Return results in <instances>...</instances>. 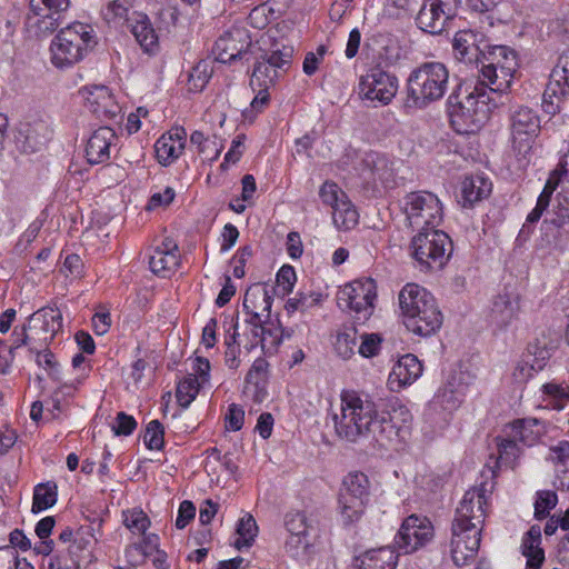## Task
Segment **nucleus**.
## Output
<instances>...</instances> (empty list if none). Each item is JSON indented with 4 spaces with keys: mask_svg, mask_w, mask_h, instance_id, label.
Returning a JSON list of instances; mask_svg holds the SVG:
<instances>
[{
    "mask_svg": "<svg viewBox=\"0 0 569 569\" xmlns=\"http://www.w3.org/2000/svg\"><path fill=\"white\" fill-rule=\"evenodd\" d=\"M492 189L489 179L482 176L467 177L461 182V202L463 207H471L473 203L487 198Z\"/></svg>",
    "mask_w": 569,
    "mask_h": 569,
    "instance_id": "c9c22d12",
    "label": "nucleus"
},
{
    "mask_svg": "<svg viewBox=\"0 0 569 569\" xmlns=\"http://www.w3.org/2000/svg\"><path fill=\"white\" fill-rule=\"evenodd\" d=\"M461 402V395H459L458 389H449L445 386H441L436 392L431 406L433 409H442L445 411H452L459 407Z\"/></svg>",
    "mask_w": 569,
    "mask_h": 569,
    "instance_id": "5fc2aeb1",
    "label": "nucleus"
},
{
    "mask_svg": "<svg viewBox=\"0 0 569 569\" xmlns=\"http://www.w3.org/2000/svg\"><path fill=\"white\" fill-rule=\"evenodd\" d=\"M291 56L292 50L290 48H283L282 50L277 49L261 57V59L254 63L250 78V87H260L269 90L280 77V72L290 63Z\"/></svg>",
    "mask_w": 569,
    "mask_h": 569,
    "instance_id": "f3484780",
    "label": "nucleus"
},
{
    "mask_svg": "<svg viewBox=\"0 0 569 569\" xmlns=\"http://www.w3.org/2000/svg\"><path fill=\"white\" fill-rule=\"evenodd\" d=\"M498 458L497 466H510L519 456V447L513 440L501 439L497 443Z\"/></svg>",
    "mask_w": 569,
    "mask_h": 569,
    "instance_id": "0e129e2a",
    "label": "nucleus"
},
{
    "mask_svg": "<svg viewBox=\"0 0 569 569\" xmlns=\"http://www.w3.org/2000/svg\"><path fill=\"white\" fill-rule=\"evenodd\" d=\"M187 132L183 128L177 127L163 133L154 143V152L161 166H170L183 153L186 148Z\"/></svg>",
    "mask_w": 569,
    "mask_h": 569,
    "instance_id": "c85d7f7f",
    "label": "nucleus"
},
{
    "mask_svg": "<svg viewBox=\"0 0 569 569\" xmlns=\"http://www.w3.org/2000/svg\"><path fill=\"white\" fill-rule=\"evenodd\" d=\"M433 536V526L427 517L410 515L402 521L395 542L399 550L408 555L425 548Z\"/></svg>",
    "mask_w": 569,
    "mask_h": 569,
    "instance_id": "ddd939ff",
    "label": "nucleus"
},
{
    "mask_svg": "<svg viewBox=\"0 0 569 569\" xmlns=\"http://www.w3.org/2000/svg\"><path fill=\"white\" fill-rule=\"evenodd\" d=\"M237 539L233 545L238 550L250 548L258 535V526L250 513H244L237 522Z\"/></svg>",
    "mask_w": 569,
    "mask_h": 569,
    "instance_id": "09e8293b",
    "label": "nucleus"
},
{
    "mask_svg": "<svg viewBox=\"0 0 569 569\" xmlns=\"http://www.w3.org/2000/svg\"><path fill=\"white\" fill-rule=\"evenodd\" d=\"M204 386L200 383L192 375H188L184 377L177 387V400L179 405L183 408L189 407V405L196 399L199 393V390Z\"/></svg>",
    "mask_w": 569,
    "mask_h": 569,
    "instance_id": "864d4df0",
    "label": "nucleus"
},
{
    "mask_svg": "<svg viewBox=\"0 0 569 569\" xmlns=\"http://www.w3.org/2000/svg\"><path fill=\"white\" fill-rule=\"evenodd\" d=\"M517 67V56L512 49L495 46L483 53L480 84L490 87L495 92H506L513 81Z\"/></svg>",
    "mask_w": 569,
    "mask_h": 569,
    "instance_id": "0eeeda50",
    "label": "nucleus"
},
{
    "mask_svg": "<svg viewBox=\"0 0 569 569\" xmlns=\"http://www.w3.org/2000/svg\"><path fill=\"white\" fill-rule=\"evenodd\" d=\"M519 309L517 296L500 295L493 302L491 321L498 328L506 329L517 319Z\"/></svg>",
    "mask_w": 569,
    "mask_h": 569,
    "instance_id": "473e14b6",
    "label": "nucleus"
},
{
    "mask_svg": "<svg viewBox=\"0 0 569 569\" xmlns=\"http://www.w3.org/2000/svg\"><path fill=\"white\" fill-rule=\"evenodd\" d=\"M401 209L409 226L420 230L436 228L443 217L439 198L428 191L408 193L401 201Z\"/></svg>",
    "mask_w": 569,
    "mask_h": 569,
    "instance_id": "1a4fd4ad",
    "label": "nucleus"
},
{
    "mask_svg": "<svg viewBox=\"0 0 569 569\" xmlns=\"http://www.w3.org/2000/svg\"><path fill=\"white\" fill-rule=\"evenodd\" d=\"M319 197L323 204L329 206L332 211L348 199L345 191L335 182L326 181L319 190Z\"/></svg>",
    "mask_w": 569,
    "mask_h": 569,
    "instance_id": "13d9d810",
    "label": "nucleus"
},
{
    "mask_svg": "<svg viewBox=\"0 0 569 569\" xmlns=\"http://www.w3.org/2000/svg\"><path fill=\"white\" fill-rule=\"evenodd\" d=\"M251 44L248 31L242 27H233L216 41L213 53L216 60L229 63L239 58Z\"/></svg>",
    "mask_w": 569,
    "mask_h": 569,
    "instance_id": "b1692460",
    "label": "nucleus"
},
{
    "mask_svg": "<svg viewBox=\"0 0 569 569\" xmlns=\"http://www.w3.org/2000/svg\"><path fill=\"white\" fill-rule=\"evenodd\" d=\"M357 345L356 335L351 332H340L336 337L335 350L339 357L347 360L355 353Z\"/></svg>",
    "mask_w": 569,
    "mask_h": 569,
    "instance_id": "69168bd1",
    "label": "nucleus"
},
{
    "mask_svg": "<svg viewBox=\"0 0 569 569\" xmlns=\"http://www.w3.org/2000/svg\"><path fill=\"white\" fill-rule=\"evenodd\" d=\"M58 499V486L54 481L41 482L33 488L31 512L39 513L53 507Z\"/></svg>",
    "mask_w": 569,
    "mask_h": 569,
    "instance_id": "c03bdc74",
    "label": "nucleus"
},
{
    "mask_svg": "<svg viewBox=\"0 0 569 569\" xmlns=\"http://www.w3.org/2000/svg\"><path fill=\"white\" fill-rule=\"evenodd\" d=\"M540 128V118L533 109L523 106L516 108L510 114L512 149L526 158L532 149Z\"/></svg>",
    "mask_w": 569,
    "mask_h": 569,
    "instance_id": "f8f14e48",
    "label": "nucleus"
},
{
    "mask_svg": "<svg viewBox=\"0 0 569 569\" xmlns=\"http://www.w3.org/2000/svg\"><path fill=\"white\" fill-rule=\"evenodd\" d=\"M70 0H30L27 20L43 32H53L61 24Z\"/></svg>",
    "mask_w": 569,
    "mask_h": 569,
    "instance_id": "a211bd4d",
    "label": "nucleus"
},
{
    "mask_svg": "<svg viewBox=\"0 0 569 569\" xmlns=\"http://www.w3.org/2000/svg\"><path fill=\"white\" fill-rule=\"evenodd\" d=\"M549 358L550 352L546 347L530 343L515 363L511 371L512 382L517 386H525L538 372L545 369Z\"/></svg>",
    "mask_w": 569,
    "mask_h": 569,
    "instance_id": "4be33fe9",
    "label": "nucleus"
},
{
    "mask_svg": "<svg viewBox=\"0 0 569 569\" xmlns=\"http://www.w3.org/2000/svg\"><path fill=\"white\" fill-rule=\"evenodd\" d=\"M541 545V529L532 526L521 540V553L527 558L526 569H540L545 561V551Z\"/></svg>",
    "mask_w": 569,
    "mask_h": 569,
    "instance_id": "72a5a7b5",
    "label": "nucleus"
},
{
    "mask_svg": "<svg viewBox=\"0 0 569 569\" xmlns=\"http://www.w3.org/2000/svg\"><path fill=\"white\" fill-rule=\"evenodd\" d=\"M487 491L485 488H472L468 490L459 507L452 528L459 530H477L481 532L486 518Z\"/></svg>",
    "mask_w": 569,
    "mask_h": 569,
    "instance_id": "2eb2a0df",
    "label": "nucleus"
},
{
    "mask_svg": "<svg viewBox=\"0 0 569 569\" xmlns=\"http://www.w3.org/2000/svg\"><path fill=\"white\" fill-rule=\"evenodd\" d=\"M163 427L158 420H151L146 428L143 442L150 450H160L163 447Z\"/></svg>",
    "mask_w": 569,
    "mask_h": 569,
    "instance_id": "e2e57ef3",
    "label": "nucleus"
},
{
    "mask_svg": "<svg viewBox=\"0 0 569 569\" xmlns=\"http://www.w3.org/2000/svg\"><path fill=\"white\" fill-rule=\"evenodd\" d=\"M569 93V50L558 59L550 73L549 82L542 96V108L548 114L560 111L561 99Z\"/></svg>",
    "mask_w": 569,
    "mask_h": 569,
    "instance_id": "6ab92c4d",
    "label": "nucleus"
},
{
    "mask_svg": "<svg viewBox=\"0 0 569 569\" xmlns=\"http://www.w3.org/2000/svg\"><path fill=\"white\" fill-rule=\"evenodd\" d=\"M480 535L481 532L472 529L452 528L451 558L458 567L475 559L480 546Z\"/></svg>",
    "mask_w": 569,
    "mask_h": 569,
    "instance_id": "c756f323",
    "label": "nucleus"
},
{
    "mask_svg": "<svg viewBox=\"0 0 569 569\" xmlns=\"http://www.w3.org/2000/svg\"><path fill=\"white\" fill-rule=\"evenodd\" d=\"M71 22L62 27L51 42V61L56 68L62 69L70 64L69 53L71 47Z\"/></svg>",
    "mask_w": 569,
    "mask_h": 569,
    "instance_id": "a19ab883",
    "label": "nucleus"
},
{
    "mask_svg": "<svg viewBox=\"0 0 569 569\" xmlns=\"http://www.w3.org/2000/svg\"><path fill=\"white\" fill-rule=\"evenodd\" d=\"M153 273L167 277L179 266L178 244L172 239H164L161 246L157 247L149 260Z\"/></svg>",
    "mask_w": 569,
    "mask_h": 569,
    "instance_id": "7c9ffc66",
    "label": "nucleus"
},
{
    "mask_svg": "<svg viewBox=\"0 0 569 569\" xmlns=\"http://www.w3.org/2000/svg\"><path fill=\"white\" fill-rule=\"evenodd\" d=\"M274 288L266 283H254L248 288L243 298V310L248 318L243 326L263 322L270 318Z\"/></svg>",
    "mask_w": 569,
    "mask_h": 569,
    "instance_id": "412c9836",
    "label": "nucleus"
},
{
    "mask_svg": "<svg viewBox=\"0 0 569 569\" xmlns=\"http://www.w3.org/2000/svg\"><path fill=\"white\" fill-rule=\"evenodd\" d=\"M512 435L521 442L532 446L546 433V427L537 418H525L511 423Z\"/></svg>",
    "mask_w": 569,
    "mask_h": 569,
    "instance_id": "58836bf2",
    "label": "nucleus"
},
{
    "mask_svg": "<svg viewBox=\"0 0 569 569\" xmlns=\"http://www.w3.org/2000/svg\"><path fill=\"white\" fill-rule=\"evenodd\" d=\"M212 76L211 62L207 60L199 61L189 73V89L201 91Z\"/></svg>",
    "mask_w": 569,
    "mask_h": 569,
    "instance_id": "4d7b16f0",
    "label": "nucleus"
},
{
    "mask_svg": "<svg viewBox=\"0 0 569 569\" xmlns=\"http://www.w3.org/2000/svg\"><path fill=\"white\" fill-rule=\"evenodd\" d=\"M132 34L146 52L154 51L158 46V37L144 16L132 26Z\"/></svg>",
    "mask_w": 569,
    "mask_h": 569,
    "instance_id": "8fccbe9b",
    "label": "nucleus"
},
{
    "mask_svg": "<svg viewBox=\"0 0 569 569\" xmlns=\"http://www.w3.org/2000/svg\"><path fill=\"white\" fill-rule=\"evenodd\" d=\"M562 176L563 172L558 169L550 172L537 199L536 207L527 216V222L535 223L541 218L559 186H561V190L556 198L555 214L558 218L559 224L562 226L569 222V181H562Z\"/></svg>",
    "mask_w": 569,
    "mask_h": 569,
    "instance_id": "9d476101",
    "label": "nucleus"
},
{
    "mask_svg": "<svg viewBox=\"0 0 569 569\" xmlns=\"http://www.w3.org/2000/svg\"><path fill=\"white\" fill-rule=\"evenodd\" d=\"M367 502L358 500L343 492L340 493L338 501V513L343 525H352L363 516Z\"/></svg>",
    "mask_w": 569,
    "mask_h": 569,
    "instance_id": "49530a36",
    "label": "nucleus"
},
{
    "mask_svg": "<svg viewBox=\"0 0 569 569\" xmlns=\"http://www.w3.org/2000/svg\"><path fill=\"white\" fill-rule=\"evenodd\" d=\"M241 327L238 319L232 318L229 322V327L226 329L224 345H226V365L230 369H237L240 366V347L243 343Z\"/></svg>",
    "mask_w": 569,
    "mask_h": 569,
    "instance_id": "ea45409f",
    "label": "nucleus"
},
{
    "mask_svg": "<svg viewBox=\"0 0 569 569\" xmlns=\"http://www.w3.org/2000/svg\"><path fill=\"white\" fill-rule=\"evenodd\" d=\"M360 343L358 347V353L363 358H373L381 351V345L383 338L379 333H361L359 336Z\"/></svg>",
    "mask_w": 569,
    "mask_h": 569,
    "instance_id": "bf43d9fd",
    "label": "nucleus"
},
{
    "mask_svg": "<svg viewBox=\"0 0 569 569\" xmlns=\"http://www.w3.org/2000/svg\"><path fill=\"white\" fill-rule=\"evenodd\" d=\"M74 37L79 38L81 43L77 44L73 62L82 60L97 46V36L90 24L73 22V41Z\"/></svg>",
    "mask_w": 569,
    "mask_h": 569,
    "instance_id": "de8ad7c7",
    "label": "nucleus"
},
{
    "mask_svg": "<svg viewBox=\"0 0 569 569\" xmlns=\"http://www.w3.org/2000/svg\"><path fill=\"white\" fill-rule=\"evenodd\" d=\"M449 84V70L441 62H425L415 68L407 82L408 103L425 108L446 94Z\"/></svg>",
    "mask_w": 569,
    "mask_h": 569,
    "instance_id": "7ed1b4c3",
    "label": "nucleus"
},
{
    "mask_svg": "<svg viewBox=\"0 0 569 569\" xmlns=\"http://www.w3.org/2000/svg\"><path fill=\"white\" fill-rule=\"evenodd\" d=\"M52 138L50 124L39 117H27L21 120L14 133L16 147L27 154L41 151Z\"/></svg>",
    "mask_w": 569,
    "mask_h": 569,
    "instance_id": "dca6fc26",
    "label": "nucleus"
},
{
    "mask_svg": "<svg viewBox=\"0 0 569 569\" xmlns=\"http://www.w3.org/2000/svg\"><path fill=\"white\" fill-rule=\"evenodd\" d=\"M358 569H396L398 553L391 547L371 549L356 558Z\"/></svg>",
    "mask_w": 569,
    "mask_h": 569,
    "instance_id": "2f4dec72",
    "label": "nucleus"
},
{
    "mask_svg": "<svg viewBox=\"0 0 569 569\" xmlns=\"http://www.w3.org/2000/svg\"><path fill=\"white\" fill-rule=\"evenodd\" d=\"M332 419L341 439L355 442L361 437H371L380 447L399 451L410 440L413 417L399 400L378 410L369 398L355 390H342L340 413H335Z\"/></svg>",
    "mask_w": 569,
    "mask_h": 569,
    "instance_id": "f257e3e1",
    "label": "nucleus"
},
{
    "mask_svg": "<svg viewBox=\"0 0 569 569\" xmlns=\"http://www.w3.org/2000/svg\"><path fill=\"white\" fill-rule=\"evenodd\" d=\"M284 529L286 552L297 560H308L315 551L317 536L313 519L306 511L291 510L284 516Z\"/></svg>",
    "mask_w": 569,
    "mask_h": 569,
    "instance_id": "6e6552de",
    "label": "nucleus"
},
{
    "mask_svg": "<svg viewBox=\"0 0 569 569\" xmlns=\"http://www.w3.org/2000/svg\"><path fill=\"white\" fill-rule=\"evenodd\" d=\"M359 214L349 199L332 211L335 226L340 230H350L358 223Z\"/></svg>",
    "mask_w": 569,
    "mask_h": 569,
    "instance_id": "3c124183",
    "label": "nucleus"
},
{
    "mask_svg": "<svg viewBox=\"0 0 569 569\" xmlns=\"http://www.w3.org/2000/svg\"><path fill=\"white\" fill-rule=\"evenodd\" d=\"M123 525L134 536H142L147 548L154 549L158 545V537L156 535H147L150 527L148 516L141 509H130L122 513Z\"/></svg>",
    "mask_w": 569,
    "mask_h": 569,
    "instance_id": "e433bc0d",
    "label": "nucleus"
},
{
    "mask_svg": "<svg viewBox=\"0 0 569 569\" xmlns=\"http://www.w3.org/2000/svg\"><path fill=\"white\" fill-rule=\"evenodd\" d=\"M358 90L363 100L388 104L398 91V79L381 68H371L360 77Z\"/></svg>",
    "mask_w": 569,
    "mask_h": 569,
    "instance_id": "4468645a",
    "label": "nucleus"
},
{
    "mask_svg": "<svg viewBox=\"0 0 569 569\" xmlns=\"http://www.w3.org/2000/svg\"><path fill=\"white\" fill-rule=\"evenodd\" d=\"M558 503L557 493L550 490L540 491L535 502V516L537 519H545L550 510Z\"/></svg>",
    "mask_w": 569,
    "mask_h": 569,
    "instance_id": "680f3d73",
    "label": "nucleus"
},
{
    "mask_svg": "<svg viewBox=\"0 0 569 569\" xmlns=\"http://www.w3.org/2000/svg\"><path fill=\"white\" fill-rule=\"evenodd\" d=\"M130 8V0H111L102 10L103 20L109 24L120 26L127 20Z\"/></svg>",
    "mask_w": 569,
    "mask_h": 569,
    "instance_id": "603ef678",
    "label": "nucleus"
},
{
    "mask_svg": "<svg viewBox=\"0 0 569 569\" xmlns=\"http://www.w3.org/2000/svg\"><path fill=\"white\" fill-rule=\"evenodd\" d=\"M277 289L281 295H288L292 291L297 281V274L291 266H282L277 273Z\"/></svg>",
    "mask_w": 569,
    "mask_h": 569,
    "instance_id": "774afa93",
    "label": "nucleus"
},
{
    "mask_svg": "<svg viewBox=\"0 0 569 569\" xmlns=\"http://www.w3.org/2000/svg\"><path fill=\"white\" fill-rule=\"evenodd\" d=\"M118 137L108 126L99 127L90 133L84 144V156L89 163L100 164L110 159L111 149L116 146Z\"/></svg>",
    "mask_w": 569,
    "mask_h": 569,
    "instance_id": "bb28decb",
    "label": "nucleus"
},
{
    "mask_svg": "<svg viewBox=\"0 0 569 569\" xmlns=\"http://www.w3.org/2000/svg\"><path fill=\"white\" fill-rule=\"evenodd\" d=\"M189 360L191 368V372L189 375H192L193 378H196L203 386L208 385L210 381L211 369L209 360L201 356H196Z\"/></svg>",
    "mask_w": 569,
    "mask_h": 569,
    "instance_id": "338daca9",
    "label": "nucleus"
},
{
    "mask_svg": "<svg viewBox=\"0 0 569 569\" xmlns=\"http://www.w3.org/2000/svg\"><path fill=\"white\" fill-rule=\"evenodd\" d=\"M452 48L456 58L465 62L477 61L479 54H483L478 34L471 30L458 31L453 37Z\"/></svg>",
    "mask_w": 569,
    "mask_h": 569,
    "instance_id": "f704fd0d",
    "label": "nucleus"
},
{
    "mask_svg": "<svg viewBox=\"0 0 569 569\" xmlns=\"http://www.w3.org/2000/svg\"><path fill=\"white\" fill-rule=\"evenodd\" d=\"M376 298L377 286L372 279L355 280L338 293L339 305L352 311L360 321H366L373 313Z\"/></svg>",
    "mask_w": 569,
    "mask_h": 569,
    "instance_id": "9b49d317",
    "label": "nucleus"
},
{
    "mask_svg": "<svg viewBox=\"0 0 569 569\" xmlns=\"http://www.w3.org/2000/svg\"><path fill=\"white\" fill-rule=\"evenodd\" d=\"M341 492L368 503L371 495V481L365 472L351 471L343 478Z\"/></svg>",
    "mask_w": 569,
    "mask_h": 569,
    "instance_id": "79ce46f5",
    "label": "nucleus"
},
{
    "mask_svg": "<svg viewBox=\"0 0 569 569\" xmlns=\"http://www.w3.org/2000/svg\"><path fill=\"white\" fill-rule=\"evenodd\" d=\"M488 100L482 84L466 86L463 94L449 110L452 128L460 134L478 132L489 117Z\"/></svg>",
    "mask_w": 569,
    "mask_h": 569,
    "instance_id": "20e7f679",
    "label": "nucleus"
},
{
    "mask_svg": "<svg viewBox=\"0 0 569 569\" xmlns=\"http://www.w3.org/2000/svg\"><path fill=\"white\" fill-rule=\"evenodd\" d=\"M282 9L277 0H269L254 7L248 17L249 24L256 29H264L271 21L278 19Z\"/></svg>",
    "mask_w": 569,
    "mask_h": 569,
    "instance_id": "a18cd8bd",
    "label": "nucleus"
},
{
    "mask_svg": "<svg viewBox=\"0 0 569 569\" xmlns=\"http://www.w3.org/2000/svg\"><path fill=\"white\" fill-rule=\"evenodd\" d=\"M398 301L403 325L412 333L428 337L440 329L442 313L435 297L426 288L407 283L400 290Z\"/></svg>",
    "mask_w": 569,
    "mask_h": 569,
    "instance_id": "f03ea898",
    "label": "nucleus"
},
{
    "mask_svg": "<svg viewBox=\"0 0 569 569\" xmlns=\"http://www.w3.org/2000/svg\"><path fill=\"white\" fill-rule=\"evenodd\" d=\"M46 219V213L41 212V214L30 223L28 229L23 232V234L14 244L12 251L14 254L22 256L27 251L30 243L38 237L40 230L44 224Z\"/></svg>",
    "mask_w": 569,
    "mask_h": 569,
    "instance_id": "6e6d98bb",
    "label": "nucleus"
},
{
    "mask_svg": "<svg viewBox=\"0 0 569 569\" xmlns=\"http://www.w3.org/2000/svg\"><path fill=\"white\" fill-rule=\"evenodd\" d=\"M79 96L89 110L99 118L112 119L121 111L112 93L104 86L84 87L79 90Z\"/></svg>",
    "mask_w": 569,
    "mask_h": 569,
    "instance_id": "393cba45",
    "label": "nucleus"
},
{
    "mask_svg": "<svg viewBox=\"0 0 569 569\" xmlns=\"http://www.w3.org/2000/svg\"><path fill=\"white\" fill-rule=\"evenodd\" d=\"M422 371V363L415 355H403L393 365L388 376V388L393 392H399L416 382L421 377Z\"/></svg>",
    "mask_w": 569,
    "mask_h": 569,
    "instance_id": "a878e982",
    "label": "nucleus"
},
{
    "mask_svg": "<svg viewBox=\"0 0 569 569\" xmlns=\"http://www.w3.org/2000/svg\"><path fill=\"white\" fill-rule=\"evenodd\" d=\"M0 569H34L26 559L19 558L11 547H0Z\"/></svg>",
    "mask_w": 569,
    "mask_h": 569,
    "instance_id": "052dcab7",
    "label": "nucleus"
},
{
    "mask_svg": "<svg viewBox=\"0 0 569 569\" xmlns=\"http://www.w3.org/2000/svg\"><path fill=\"white\" fill-rule=\"evenodd\" d=\"M62 328L60 310L50 307L41 308L29 316L21 327L16 328L12 337L17 347L28 346L31 351L46 348Z\"/></svg>",
    "mask_w": 569,
    "mask_h": 569,
    "instance_id": "39448f33",
    "label": "nucleus"
},
{
    "mask_svg": "<svg viewBox=\"0 0 569 569\" xmlns=\"http://www.w3.org/2000/svg\"><path fill=\"white\" fill-rule=\"evenodd\" d=\"M243 337L247 342L243 347L247 350L260 345L264 353H273L282 342V328L277 321L264 319L263 322L243 326Z\"/></svg>",
    "mask_w": 569,
    "mask_h": 569,
    "instance_id": "aec40b11",
    "label": "nucleus"
},
{
    "mask_svg": "<svg viewBox=\"0 0 569 569\" xmlns=\"http://www.w3.org/2000/svg\"><path fill=\"white\" fill-rule=\"evenodd\" d=\"M540 399L545 407L561 411L569 403V386L556 380L543 383L540 389Z\"/></svg>",
    "mask_w": 569,
    "mask_h": 569,
    "instance_id": "4c0bfd02",
    "label": "nucleus"
},
{
    "mask_svg": "<svg viewBox=\"0 0 569 569\" xmlns=\"http://www.w3.org/2000/svg\"><path fill=\"white\" fill-rule=\"evenodd\" d=\"M411 256L421 268L440 270L452 251L449 236L436 228L420 230L411 240Z\"/></svg>",
    "mask_w": 569,
    "mask_h": 569,
    "instance_id": "423d86ee",
    "label": "nucleus"
},
{
    "mask_svg": "<svg viewBox=\"0 0 569 569\" xmlns=\"http://www.w3.org/2000/svg\"><path fill=\"white\" fill-rule=\"evenodd\" d=\"M190 142L197 147L202 159L210 162L217 160L224 148L222 140L217 136L206 137L200 131H194L191 134Z\"/></svg>",
    "mask_w": 569,
    "mask_h": 569,
    "instance_id": "37998d69",
    "label": "nucleus"
},
{
    "mask_svg": "<svg viewBox=\"0 0 569 569\" xmlns=\"http://www.w3.org/2000/svg\"><path fill=\"white\" fill-rule=\"evenodd\" d=\"M451 16V0H426L417 20L423 31L436 34L445 29Z\"/></svg>",
    "mask_w": 569,
    "mask_h": 569,
    "instance_id": "cd10ccee",
    "label": "nucleus"
},
{
    "mask_svg": "<svg viewBox=\"0 0 569 569\" xmlns=\"http://www.w3.org/2000/svg\"><path fill=\"white\" fill-rule=\"evenodd\" d=\"M362 164L372 179L380 181L385 187L391 188L397 183L400 177L403 162L395 157L370 151L365 154Z\"/></svg>",
    "mask_w": 569,
    "mask_h": 569,
    "instance_id": "5701e85b",
    "label": "nucleus"
}]
</instances>
